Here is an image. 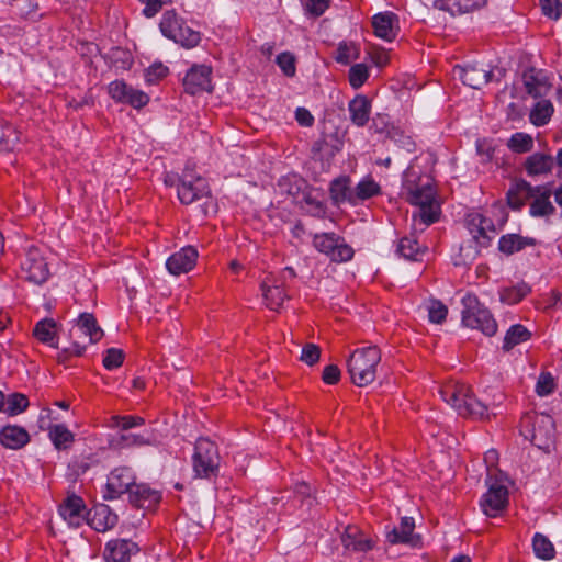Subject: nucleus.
Instances as JSON below:
<instances>
[{
    "instance_id": "69168bd1",
    "label": "nucleus",
    "mask_w": 562,
    "mask_h": 562,
    "mask_svg": "<svg viewBox=\"0 0 562 562\" xmlns=\"http://www.w3.org/2000/svg\"><path fill=\"white\" fill-rule=\"evenodd\" d=\"M295 119L302 126H311L314 123L313 115L304 108L296 109Z\"/></svg>"
},
{
    "instance_id": "c756f323",
    "label": "nucleus",
    "mask_w": 562,
    "mask_h": 562,
    "mask_svg": "<svg viewBox=\"0 0 562 562\" xmlns=\"http://www.w3.org/2000/svg\"><path fill=\"white\" fill-rule=\"evenodd\" d=\"M554 112L550 100L539 98L530 109L529 120L535 126H544L549 123Z\"/></svg>"
},
{
    "instance_id": "4468645a",
    "label": "nucleus",
    "mask_w": 562,
    "mask_h": 562,
    "mask_svg": "<svg viewBox=\"0 0 562 562\" xmlns=\"http://www.w3.org/2000/svg\"><path fill=\"white\" fill-rule=\"evenodd\" d=\"M135 484V475L131 468H115L108 476L105 499H115L124 493H130Z\"/></svg>"
},
{
    "instance_id": "864d4df0",
    "label": "nucleus",
    "mask_w": 562,
    "mask_h": 562,
    "mask_svg": "<svg viewBox=\"0 0 562 562\" xmlns=\"http://www.w3.org/2000/svg\"><path fill=\"white\" fill-rule=\"evenodd\" d=\"M124 353L121 349L110 348L106 350L105 356L103 358V366L108 370H113L119 368L123 363Z\"/></svg>"
},
{
    "instance_id": "2eb2a0df",
    "label": "nucleus",
    "mask_w": 562,
    "mask_h": 562,
    "mask_svg": "<svg viewBox=\"0 0 562 562\" xmlns=\"http://www.w3.org/2000/svg\"><path fill=\"white\" fill-rule=\"evenodd\" d=\"M524 87L533 99L544 98L551 90L548 74L542 69L530 68L522 75Z\"/></svg>"
},
{
    "instance_id": "bf43d9fd",
    "label": "nucleus",
    "mask_w": 562,
    "mask_h": 562,
    "mask_svg": "<svg viewBox=\"0 0 562 562\" xmlns=\"http://www.w3.org/2000/svg\"><path fill=\"white\" fill-rule=\"evenodd\" d=\"M168 74V68L162 64H153L145 70V80L148 83H154L155 81L164 78Z\"/></svg>"
},
{
    "instance_id": "20e7f679",
    "label": "nucleus",
    "mask_w": 562,
    "mask_h": 562,
    "mask_svg": "<svg viewBox=\"0 0 562 562\" xmlns=\"http://www.w3.org/2000/svg\"><path fill=\"white\" fill-rule=\"evenodd\" d=\"M485 484L487 490L481 496L480 507L487 517H497L508 506L509 487L513 482L505 472H490Z\"/></svg>"
},
{
    "instance_id": "4be33fe9",
    "label": "nucleus",
    "mask_w": 562,
    "mask_h": 562,
    "mask_svg": "<svg viewBox=\"0 0 562 562\" xmlns=\"http://www.w3.org/2000/svg\"><path fill=\"white\" fill-rule=\"evenodd\" d=\"M533 189H538L539 191L533 192L530 195V207L529 214L532 217H549L554 212V206L550 201V190L544 187L536 186Z\"/></svg>"
},
{
    "instance_id": "c9c22d12",
    "label": "nucleus",
    "mask_w": 562,
    "mask_h": 562,
    "mask_svg": "<svg viewBox=\"0 0 562 562\" xmlns=\"http://www.w3.org/2000/svg\"><path fill=\"white\" fill-rule=\"evenodd\" d=\"M395 254L406 260L417 261L422 259L424 249L415 239L404 237L397 243Z\"/></svg>"
},
{
    "instance_id": "0eeeda50",
    "label": "nucleus",
    "mask_w": 562,
    "mask_h": 562,
    "mask_svg": "<svg viewBox=\"0 0 562 562\" xmlns=\"http://www.w3.org/2000/svg\"><path fill=\"white\" fill-rule=\"evenodd\" d=\"M462 324L465 327L481 330L486 336H493L497 331V323L487 307L482 305L473 294L462 297Z\"/></svg>"
},
{
    "instance_id": "49530a36",
    "label": "nucleus",
    "mask_w": 562,
    "mask_h": 562,
    "mask_svg": "<svg viewBox=\"0 0 562 562\" xmlns=\"http://www.w3.org/2000/svg\"><path fill=\"white\" fill-rule=\"evenodd\" d=\"M507 145L515 153H527L532 149L533 139L529 134L518 132L510 136Z\"/></svg>"
},
{
    "instance_id": "4c0bfd02",
    "label": "nucleus",
    "mask_w": 562,
    "mask_h": 562,
    "mask_svg": "<svg viewBox=\"0 0 562 562\" xmlns=\"http://www.w3.org/2000/svg\"><path fill=\"white\" fill-rule=\"evenodd\" d=\"M262 296L266 305L272 311H279L288 295L280 285H261Z\"/></svg>"
},
{
    "instance_id": "72a5a7b5",
    "label": "nucleus",
    "mask_w": 562,
    "mask_h": 562,
    "mask_svg": "<svg viewBox=\"0 0 562 562\" xmlns=\"http://www.w3.org/2000/svg\"><path fill=\"white\" fill-rule=\"evenodd\" d=\"M117 522V516L108 506L97 508L90 518V525L99 532H105Z\"/></svg>"
},
{
    "instance_id": "a19ab883",
    "label": "nucleus",
    "mask_w": 562,
    "mask_h": 562,
    "mask_svg": "<svg viewBox=\"0 0 562 562\" xmlns=\"http://www.w3.org/2000/svg\"><path fill=\"white\" fill-rule=\"evenodd\" d=\"M48 435L58 450L67 449L74 441L72 432L61 424L50 426Z\"/></svg>"
},
{
    "instance_id": "5701e85b",
    "label": "nucleus",
    "mask_w": 562,
    "mask_h": 562,
    "mask_svg": "<svg viewBox=\"0 0 562 562\" xmlns=\"http://www.w3.org/2000/svg\"><path fill=\"white\" fill-rule=\"evenodd\" d=\"M553 166V157L542 153L530 155L524 164L525 170L529 177L547 176L552 171Z\"/></svg>"
},
{
    "instance_id": "423d86ee",
    "label": "nucleus",
    "mask_w": 562,
    "mask_h": 562,
    "mask_svg": "<svg viewBox=\"0 0 562 562\" xmlns=\"http://www.w3.org/2000/svg\"><path fill=\"white\" fill-rule=\"evenodd\" d=\"M521 434L537 448L549 451L554 443V420L548 414H528L522 418Z\"/></svg>"
},
{
    "instance_id": "e2e57ef3",
    "label": "nucleus",
    "mask_w": 562,
    "mask_h": 562,
    "mask_svg": "<svg viewBox=\"0 0 562 562\" xmlns=\"http://www.w3.org/2000/svg\"><path fill=\"white\" fill-rule=\"evenodd\" d=\"M340 379V370L335 364L325 367L323 371V381L327 384H336Z\"/></svg>"
},
{
    "instance_id": "f03ea898",
    "label": "nucleus",
    "mask_w": 562,
    "mask_h": 562,
    "mask_svg": "<svg viewBox=\"0 0 562 562\" xmlns=\"http://www.w3.org/2000/svg\"><path fill=\"white\" fill-rule=\"evenodd\" d=\"M464 227L470 239L460 246L459 257L454 259L456 265L472 262L479 256L481 249L490 245L495 234L493 221L479 212H472L467 215Z\"/></svg>"
},
{
    "instance_id": "aec40b11",
    "label": "nucleus",
    "mask_w": 562,
    "mask_h": 562,
    "mask_svg": "<svg viewBox=\"0 0 562 562\" xmlns=\"http://www.w3.org/2000/svg\"><path fill=\"white\" fill-rule=\"evenodd\" d=\"M415 520L409 516H402L401 522L389 532V542L391 543H407L416 547L420 543V537L414 532Z\"/></svg>"
},
{
    "instance_id": "9d476101",
    "label": "nucleus",
    "mask_w": 562,
    "mask_h": 562,
    "mask_svg": "<svg viewBox=\"0 0 562 562\" xmlns=\"http://www.w3.org/2000/svg\"><path fill=\"white\" fill-rule=\"evenodd\" d=\"M313 245L319 252L335 262H345L353 257V249L334 233L315 234Z\"/></svg>"
},
{
    "instance_id": "f8f14e48",
    "label": "nucleus",
    "mask_w": 562,
    "mask_h": 562,
    "mask_svg": "<svg viewBox=\"0 0 562 562\" xmlns=\"http://www.w3.org/2000/svg\"><path fill=\"white\" fill-rule=\"evenodd\" d=\"M22 272L25 279L35 284L44 283L49 276L48 265L43 251L35 246H31L21 263Z\"/></svg>"
},
{
    "instance_id": "58836bf2",
    "label": "nucleus",
    "mask_w": 562,
    "mask_h": 562,
    "mask_svg": "<svg viewBox=\"0 0 562 562\" xmlns=\"http://www.w3.org/2000/svg\"><path fill=\"white\" fill-rule=\"evenodd\" d=\"M351 121L363 126L369 119V102L364 97H357L349 103Z\"/></svg>"
},
{
    "instance_id": "338daca9",
    "label": "nucleus",
    "mask_w": 562,
    "mask_h": 562,
    "mask_svg": "<svg viewBox=\"0 0 562 562\" xmlns=\"http://www.w3.org/2000/svg\"><path fill=\"white\" fill-rule=\"evenodd\" d=\"M400 85V81H396ZM402 90H400V99L409 98V91L415 87V80L411 75H404L401 81Z\"/></svg>"
},
{
    "instance_id": "5fc2aeb1",
    "label": "nucleus",
    "mask_w": 562,
    "mask_h": 562,
    "mask_svg": "<svg viewBox=\"0 0 562 562\" xmlns=\"http://www.w3.org/2000/svg\"><path fill=\"white\" fill-rule=\"evenodd\" d=\"M277 64L284 72L291 77L295 74V58L291 53L284 52L277 57Z\"/></svg>"
},
{
    "instance_id": "c03bdc74",
    "label": "nucleus",
    "mask_w": 562,
    "mask_h": 562,
    "mask_svg": "<svg viewBox=\"0 0 562 562\" xmlns=\"http://www.w3.org/2000/svg\"><path fill=\"white\" fill-rule=\"evenodd\" d=\"M359 55L360 50L356 43L344 41L338 44L335 59L339 64L348 65L352 60L358 59Z\"/></svg>"
},
{
    "instance_id": "0e129e2a",
    "label": "nucleus",
    "mask_w": 562,
    "mask_h": 562,
    "mask_svg": "<svg viewBox=\"0 0 562 562\" xmlns=\"http://www.w3.org/2000/svg\"><path fill=\"white\" fill-rule=\"evenodd\" d=\"M369 55L371 60L379 67L383 66L386 63V54L384 49L381 47L371 46L369 49Z\"/></svg>"
},
{
    "instance_id": "2f4dec72",
    "label": "nucleus",
    "mask_w": 562,
    "mask_h": 562,
    "mask_svg": "<svg viewBox=\"0 0 562 562\" xmlns=\"http://www.w3.org/2000/svg\"><path fill=\"white\" fill-rule=\"evenodd\" d=\"M531 289L526 282H518L510 286H504L498 291L499 301L506 305H514L525 299Z\"/></svg>"
},
{
    "instance_id": "b1692460",
    "label": "nucleus",
    "mask_w": 562,
    "mask_h": 562,
    "mask_svg": "<svg viewBox=\"0 0 562 562\" xmlns=\"http://www.w3.org/2000/svg\"><path fill=\"white\" fill-rule=\"evenodd\" d=\"M128 499L137 507H150L160 501V494L146 484L135 483L128 493Z\"/></svg>"
},
{
    "instance_id": "393cba45",
    "label": "nucleus",
    "mask_w": 562,
    "mask_h": 562,
    "mask_svg": "<svg viewBox=\"0 0 562 562\" xmlns=\"http://www.w3.org/2000/svg\"><path fill=\"white\" fill-rule=\"evenodd\" d=\"M536 240L519 234H505L498 240V250L506 256L514 255L527 247L535 246Z\"/></svg>"
},
{
    "instance_id": "603ef678",
    "label": "nucleus",
    "mask_w": 562,
    "mask_h": 562,
    "mask_svg": "<svg viewBox=\"0 0 562 562\" xmlns=\"http://www.w3.org/2000/svg\"><path fill=\"white\" fill-rule=\"evenodd\" d=\"M311 491V486L305 482L297 483L293 491L295 501H300V505L302 507L305 506L307 509H310L315 502V497L312 496Z\"/></svg>"
},
{
    "instance_id": "f704fd0d",
    "label": "nucleus",
    "mask_w": 562,
    "mask_h": 562,
    "mask_svg": "<svg viewBox=\"0 0 562 562\" xmlns=\"http://www.w3.org/2000/svg\"><path fill=\"white\" fill-rule=\"evenodd\" d=\"M438 8L449 11L452 15L462 14L484 5L485 0H439Z\"/></svg>"
},
{
    "instance_id": "13d9d810",
    "label": "nucleus",
    "mask_w": 562,
    "mask_h": 562,
    "mask_svg": "<svg viewBox=\"0 0 562 562\" xmlns=\"http://www.w3.org/2000/svg\"><path fill=\"white\" fill-rule=\"evenodd\" d=\"M554 389V382L552 376L547 373L540 374L537 384H536V392L540 396H547L553 392Z\"/></svg>"
},
{
    "instance_id": "680f3d73",
    "label": "nucleus",
    "mask_w": 562,
    "mask_h": 562,
    "mask_svg": "<svg viewBox=\"0 0 562 562\" xmlns=\"http://www.w3.org/2000/svg\"><path fill=\"white\" fill-rule=\"evenodd\" d=\"M329 3V0H305V10L315 15L318 16L324 13V11L327 9Z\"/></svg>"
},
{
    "instance_id": "cd10ccee",
    "label": "nucleus",
    "mask_w": 562,
    "mask_h": 562,
    "mask_svg": "<svg viewBox=\"0 0 562 562\" xmlns=\"http://www.w3.org/2000/svg\"><path fill=\"white\" fill-rule=\"evenodd\" d=\"M345 549L363 552L371 549V540L367 538L357 527L348 526L341 536Z\"/></svg>"
},
{
    "instance_id": "a878e982",
    "label": "nucleus",
    "mask_w": 562,
    "mask_h": 562,
    "mask_svg": "<svg viewBox=\"0 0 562 562\" xmlns=\"http://www.w3.org/2000/svg\"><path fill=\"white\" fill-rule=\"evenodd\" d=\"M82 334L89 338L91 344L99 341L103 336V330L98 326L92 314L83 313L79 316L77 325L71 331L72 336Z\"/></svg>"
},
{
    "instance_id": "bb28decb",
    "label": "nucleus",
    "mask_w": 562,
    "mask_h": 562,
    "mask_svg": "<svg viewBox=\"0 0 562 562\" xmlns=\"http://www.w3.org/2000/svg\"><path fill=\"white\" fill-rule=\"evenodd\" d=\"M539 191L538 189H533V186L528 183L527 181H519L516 182L512 188L509 189L507 193V202L508 205L513 210H520L527 200H530V195L533 194V192Z\"/></svg>"
},
{
    "instance_id": "7ed1b4c3",
    "label": "nucleus",
    "mask_w": 562,
    "mask_h": 562,
    "mask_svg": "<svg viewBox=\"0 0 562 562\" xmlns=\"http://www.w3.org/2000/svg\"><path fill=\"white\" fill-rule=\"evenodd\" d=\"M441 398L460 416L472 418L488 417V407L472 394L471 389L460 382H449L439 390Z\"/></svg>"
},
{
    "instance_id": "4d7b16f0",
    "label": "nucleus",
    "mask_w": 562,
    "mask_h": 562,
    "mask_svg": "<svg viewBox=\"0 0 562 562\" xmlns=\"http://www.w3.org/2000/svg\"><path fill=\"white\" fill-rule=\"evenodd\" d=\"M321 350L314 344H306L302 348L301 360L307 366H313L319 360Z\"/></svg>"
},
{
    "instance_id": "e433bc0d",
    "label": "nucleus",
    "mask_w": 562,
    "mask_h": 562,
    "mask_svg": "<svg viewBox=\"0 0 562 562\" xmlns=\"http://www.w3.org/2000/svg\"><path fill=\"white\" fill-rule=\"evenodd\" d=\"M530 331L521 324H515L508 328L503 340V349L508 351L515 346L527 341L530 338Z\"/></svg>"
},
{
    "instance_id": "ddd939ff",
    "label": "nucleus",
    "mask_w": 562,
    "mask_h": 562,
    "mask_svg": "<svg viewBox=\"0 0 562 562\" xmlns=\"http://www.w3.org/2000/svg\"><path fill=\"white\" fill-rule=\"evenodd\" d=\"M108 92L114 101L130 104L135 109H140L149 102V97L145 92L134 89L123 80L112 81Z\"/></svg>"
},
{
    "instance_id": "c85d7f7f",
    "label": "nucleus",
    "mask_w": 562,
    "mask_h": 562,
    "mask_svg": "<svg viewBox=\"0 0 562 562\" xmlns=\"http://www.w3.org/2000/svg\"><path fill=\"white\" fill-rule=\"evenodd\" d=\"M29 441V434L21 427L7 426L0 431V442L10 449H19Z\"/></svg>"
},
{
    "instance_id": "79ce46f5",
    "label": "nucleus",
    "mask_w": 562,
    "mask_h": 562,
    "mask_svg": "<svg viewBox=\"0 0 562 562\" xmlns=\"http://www.w3.org/2000/svg\"><path fill=\"white\" fill-rule=\"evenodd\" d=\"M19 139V132L12 124L0 123V153L14 150Z\"/></svg>"
},
{
    "instance_id": "39448f33",
    "label": "nucleus",
    "mask_w": 562,
    "mask_h": 562,
    "mask_svg": "<svg viewBox=\"0 0 562 562\" xmlns=\"http://www.w3.org/2000/svg\"><path fill=\"white\" fill-rule=\"evenodd\" d=\"M381 357V350L376 346L355 350L347 361L351 381L360 387L373 382Z\"/></svg>"
},
{
    "instance_id": "ea45409f",
    "label": "nucleus",
    "mask_w": 562,
    "mask_h": 562,
    "mask_svg": "<svg viewBox=\"0 0 562 562\" xmlns=\"http://www.w3.org/2000/svg\"><path fill=\"white\" fill-rule=\"evenodd\" d=\"M156 443V438L151 432L143 434H122L119 439L121 448H135L143 446H153Z\"/></svg>"
},
{
    "instance_id": "09e8293b",
    "label": "nucleus",
    "mask_w": 562,
    "mask_h": 562,
    "mask_svg": "<svg viewBox=\"0 0 562 562\" xmlns=\"http://www.w3.org/2000/svg\"><path fill=\"white\" fill-rule=\"evenodd\" d=\"M5 404L7 406L4 411L9 415L14 416L26 409L29 406V400L21 393H13L9 395Z\"/></svg>"
},
{
    "instance_id": "a211bd4d",
    "label": "nucleus",
    "mask_w": 562,
    "mask_h": 562,
    "mask_svg": "<svg viewBox=\"0 0 562 562\" xmlns=\"http://www.w3.org/2000/svg\"><path fill=\"white\" fill-rule=\"evenodd\" d=\"M196 258V249L187 246L171 255L166 261V267L171 274L179 276L190 271L194 267Z\"/></svg>"
},
{
    "instance_id": "8fccbe9b",
    "label": "nucleus",
    "mask_w": 562,
    "mask_h": 562,
    "mask_svg": "<svg viewBox=\"0 0 562 562\" xmlns=\"http://www.w3.org/2000/svg\"><path fill=\"white\" fill-rule=\"evenodd\" d=\"M145 424L144 418L139 416H112L109 426L114 428L119 427L123 430L139 427Z\"/></svg>"
},
{
    "instance_id": "a18cd8bd",
    "label": "nucleus",
    "mask_w": 562,
    "mask_h": 562,
    "mask_svg": "<svg viewBox=\"0 0 562 562\" xmlns=\"http://www.w3.org/2000/svg\"><path fill=\"white\" fill-rule=\"evenodd\" d=\"M380 191V187L372 179L366 178L361 180L353 189V205L360 201L367 200Z\"/></svg>"
},
{
    "instance_id": "1a4fd4ad",
    "label": "nucleus",
    "mask_w": 562,
    "mask_h": 562,
    "mask_svg": "<svg viewBox=\"0 0 562 562\" xmlns=\"http://www.w3.org/2000/svg\"><path fill=\"white\" fill-rule=\"evenodd\" d=\"M218 467L220 454L216 445L206 438L198 439L192 456V468L195 476L210 479L216 475Z\"/></svg>"
},
{
    "instance_id": "473e14b6",
    "label": "nucleus",
    "mask_w": 562,
    "mask_h": 562,
    "mask_svg": "<svg viewBox=\"0 0 562 562\" xmlns=\"http://www.w3.org/2000/svg\"><path fill=\"white\" fill-rule=\"evenodd\" d=\"M56 333V323L52 318L37 322L33 329V335L38 341L54 348L57 347Z\"/></svg>"
},
{
    "instance_id": "3c124183",
    "label": "nucleus",
    "mask_w": 562,
    "mask_h": 562,
    "mask_svg": "<svg viewBox=\"0 0 562 562\" xmlns=\"http://www.w3.org/2000/svg\"><path fill=\"white\" fill-rule=\"evenodd\" d=\"M368 77L369 71L364 64H356L349 69V83L355 89H359Z\"/></svg>"
},
{
    "instance_id": "dca6fc26",
    "label": "nucleus",
    "mask_w": 562,
    "mask_h": 562,
    "mask_svg": "<svg viewBox=\"0 0 562 562\" xmlns=\"http://www.w3.org/2000/svg\"><path fill=\"white\" fill-rule=\"evenodd\" d=\"M59 515L71 527H79L87 516L83 499L75 494L68 495L59 505Z\"/></svg>"
},
{
    "instance_id": "052dcab7",
    "label": "nucleus",
    "mask_w": 562,
    "mask_h": 562,
    "mask_svg": "<svg viewBox=\"0 0 562 562\" xmlns=\"http://www.w3.org/2000/svg\"><path fill=\"white\" fill-rule=\"evenodd\" d=\"M373 33L376 37L386 40V13L380 12L372 18Z\"/></svg>"
},
{
    "instance_id": "f257e3e1",
    "label": "nucleus",
    "mask_w": 562,
    "mask_h": 562,
    "mask_svg": "<svg viewBox=\"0 0 562 562\" xmlns=\"http://www.w3.org/2000/svg\"><path fill=\"white\" fill-rule=\"evenodd\" d=\"M403 188L408 201L417 207L413 213L415 227L429 226L439 220L441 209L431 179L427 175L418 176L415 164H411L404 171Z\"/></svg>"
},
{
    "instance_id": "6e6552de",
    "label": "nucleus",
    "mask_w": 562,
    "mask_h": 562,
    "mask_svg": "<svg viewBox=\"0 0 562 562\" xmlns=\"http://www.w3.org/2000/svg\"><path fill=\"white\" fill-rule=\"evenodd\" d=\"M159 27L164 36L186 48L195 47L201 41L200 33L188 26L173 10L164 13Z\"/></svg>"
},
{
    "instance_id": "f3484780",
    "label": "nucleus",
    "mask_w": 562,
    "mask_h": 562,
    "mask_svg": "<svg viewBox=\"0 0 562 562\" xmlns=\"http://www.w3.org/2000/svg\"><path fill=\"white\" fill-rule=\"evenodd\" d=\"M453 76L473 89H481L491 80L492 70L479 67L477 65L456 66L453 68Z\"/></svg>"
},
{
    "instance_id": "6ab92c4d",
    "label": "nucleus",
    "mask_w": 562,
    "mask_h": 562,
    "mask_svg": "<svg viewBox=\"0 0 562 562\" xmlns=\"http://www.w3.org/2000/svg\"><path fill=\"white\" fill-rule=\"evenodd\" d=\"M211 69L204 65L193 66L183 79L184 90L190 94L211 90Z\"/></svg>"
},
{
    "instance_id": "37998d69",
    "label": "nucleus",
    "mask_w": 562,
    "mask_h": 562,
    "mask_svg": "<svg viewBox=\"0 0 562 562\" xmlns=\"http://www.w3.org/2000/svg\"><path fill=\"white\" fill-rule=\"evenodd\" d=\"M532 549L535 555L541 560H552L555 555V549L552 542L539 532L532 538Z\"/></svg>"
},
{
    "instance_id": "7c9ffc66",
    "label": "nucleus",
    "mask_w": 562,
    "mask_h": 562,
    "mask_svg": "<svg viewBox=\"0 0 562 562\" xmlns=\"http://www.w3.org/2000/svg\"><path fill=\"white\" fill-rule=\"evenodd\" d=\"M348 177L337 178L330 184V196L335 204L348 202L353 205V189Z\"/></svg>"
},
{
    "instance_id": "412c9836",
    "label": "nucleus",
    "mask_w": 562,
    "mask_h": 562,
    "mask_svg": "<svg viewBox=\"0 0 562 562\" xmlns=\"http://www.w3.org/2000/svg\"><path fill=\"white\" fill-rule=\"evenodd\" d=\"M138 552L135 542L125 539L109 541L105 549V559L108 562H128L130 557Z\"/></svg>"
},
{
    "instance_id": "6e6d98bb",
    "label": "nucleus",
    "mask_w": 562,
    "mask_h": 562,
    "mask_svg": "<svg viewBox=\"0 0 562 562\" xmlns=\"http://www.w3.org/2000/svg\"><path fill=\"white\" fill-rule=\"evenodd\" d=\"M542 13L557 20L561 15V3L559 0H539Z\"/></svg>"
},
{
    "instance_id": "774afa93",
    "label": "nucleus",
    "mask_w": 562,
    "mask_h": 562,
    "mask_svg": "<svg viewBox=\"0 0 562 562\" xmlns=\"http://www.w3.org/2000/svg\"><path fill=\"white\" fill-rule=\"evenodd\" d=\"M498 459V453L496 450L494 449H490L485 452L484 454V462L486 463V468H487V475L491 473H496V472H501L499 470L497 469H493L494 464L496 463Z\"/></svg>"
},
{
    "instance_id": "de8ad7c7",
    "label": "nucleus",
    "mask_w": 562,
    "mask_h": 562,
    "mask_svg": "<svg viewBox=\"0 0 562 562\" xmlns=\"http://www.w3.org/2000/svg\"><path fill=\"white\" fill-rule=\"evenodd\" d=\"M428 318L431 323L441 324L448 314L447 306L438 300H429L426 303Z\"/></svg>"
},
{
    "instance_id": "9b49d317",
    "label": "nucleus",
    "mask_w": 562,
    "mask_h": 562,
    "mask_svg": "<svg viewBox=\"0 0 562 562\" xmlns=\"http://www.w3.org/2000/svg\"><path fill=\"white\" fill-rule=\"evenodd\" d=\"M178 198L183 204L209 198L210 188L204 178L190 169L183 170L178 184Z\"/></svg>"
}]
</instances>
